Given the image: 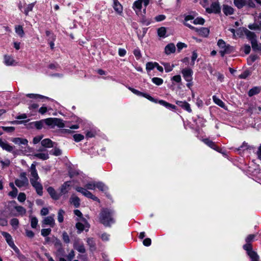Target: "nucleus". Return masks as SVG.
Instances as JSON below:
<instances>
[{"label": "nucleus", "mask_w": 261, "mask_h": 261, "mask_svg": "<svg viewBox=\"0 0 261 261\" xmlns=\"http://www.w3.org/2000/svg\"><path fill=\"white\" fill-rule=\"evenodd\" d=\"M199 33L205 37L208 36L209 34V30L207 28H202L200 30H198Z\"/></svg>", "instance_id": "44"}, {"label": "nucleus", "mask_w": 261, "mask_h": 261, "mask_svg": "<svg viewBox=\"0 0 261 261\" xmlns=\"http://www.w3.org/2000/svg\"><path fill=\"white\" fill-rule=\"evenodd\" d=\"M15 30L16 33L20 37H23L24 35V33L22 28V27L20 25H16L15 27Z\"/></svg>", "instance_id": "27"}, {"label": "nucleus", "mask_w": 261, "mask_h": 261, "mask_svg": "<svg viewBox=\"0 0 261 261\" xmlns=\"http://www.w3.org/2000/svg\"><path fill=\"white\" fill-rule=\"evenodd\" d=\"M149 3V0H137L134 3L133 8L137 13L141 10L142 4L146 7Z\"/></svg>", "instance_id": "10"}, {"label": "nucleus", "mask_w": 261, "mask_h": 261, "mask_svg": "<svg viewBox=\"0 0 261 261\" xmlns=\"http://www.w3.org/2000/svg\"><path fill=\"white\" fill-rule=\"evenodd\" d=\"M17 199L20 202H24L26 199L25 194L24 193H20Z\"/></svg>", "instance_id": "58"}, {"label": "nucleus", "mask_w": 261, "mask_h": 261, "mask_svg": "<svg viewBox=\"0 0 261 261\" xmlns=\"http://www.w3.org/2000/svg\"><path fill=\"white\" fill-rule=\"evenodd\" d=\"M5 63L6 65L8 66H10L13 65L14 62V60L13 59L9 56H5L4 58Z\"/></svg>", "instance_id": "33"}, {"label": "nucleus", "mask_w": 261, "mask_h": 261, "mask_svg": "<svg viewBox=\"0 0 261 261\" xmlns=\"http://www.w3.org/2000/svg\"><path fill=\"white\" fill-rule=\"evenodd\" d=\"M10 224L14 228H16L19 224L18 220L16 218H13L11 220Z\"/></svg>", "instance_id": "54"}, {"label": "nucleus", "mask_w": 261, "mask_h": 261, "mask_svg": "<svg viewBox=\"0 0 261 261\" xmlns=\"http://www.w3.org/2000/svg\"><path fill=\"white\" fill-rule=\"evenodd\" d=\"M176 46H177V50H178V52L180 51V50L182 48H186L187 47V44H186L185 43H182V42L177 43Z\"/></svg>", "instance_id": "56"}, {"label": "nucleus", "mask_w": 261, "mask_h": 261, "mask_svg": "<svg viewBox=\"0 0 261 261\" xmlns=\"http://www.w3.org/2000/svg\"><path fill=\"white\" fill-rule=\"evenodd\" d=\"M2 234L4 237L5 238L6 241L9 246L14 249L16 252L18 251V249L17 247L14 245L13 241L12 240V237L10 234L6 232H3Z\"/></svg>", "instance_id": "13"}, {"label": "nucleus", "mask_w": 261, "mask_h": 261, "mask_svg": "<svg viewBox=\"0 0 261 261\" xmlns=\"http://www.w3.org/2000/svg\"><path fill=\"white\" fill-rule=\"evenodd\" d=\"M65 211L62 209L59 210L58 213V220L60 223H62L64 220V216Z\"/></svg>", "instance_id": "35"}, {"label": "nucleus", "mask_w": 261, "mask_h": 261, "mask_svg": "<svg viewBox=\"0 0 261 261\" xmlns=\"http://www.w3.org/2000/svg\"><path fill=\"white\" fill-rule=\"evenodd\" d=\"M89 227L90 225L85 218H82L81 220H79V222L76 224V228L79 231V233L84 230H88Z\"/></svg>", "instance_id": "9"}, {"label": "nucleus", "mask_w": 261, "mask_h": 261, "mask_svg": "<svg viewBox=\"0 0 261 261\" xmlns=\"http://www.w3.org/2000/svg\"><path fill=\"white\" fill-rule=\"evenodd\" d=\"M154 68H155V62L154 63L148 62L146 64V70L150 71V70H152Z\"/></svg>", "instance_id": "55"}, {"label": "nucleus", "mask_w": 261, "mask_h": 261, "mask_svg": "<svg viewBox=\"0 0 261 261\" xmlns=\"http://www.w3.org/2000/svg\"><path fill=\"white\" fill-rule=\"evenodd\" d=\"M15 184L18 188L27 186L29 185V180L27 177V173L21 172L20 174L19 178L15 180Z\"/></svg>", "instance_id": "6"}, {"label": "nucleus", "mask_w": 261, "mask_h": 261, "mask_svg": "<svg viewBox=\"0 0 261 261\" xmlns=\"http://www.w3.org/2000/svg\"><path fill=\"white\" fill-rule=\"evenodd\" d=\"M100 238L103 241H108L110 239V235L107 233H103L101 234Z\"/></svg>", "instance_id": "61"}, {"label": "nucleus", "mask_w": 261, "mask_h": 261, "mask_svg": "<svg viewBox=\"0 0 261 261\" xmlns=\"http://www.w3.org/2000/svg\"><path fill=\"white\" fill-rule=\"evenodd\" d=\"M113 8L114 10L119 15H121L123 11V7L118 0H113Z\"/></svg>", "instance_id": "17"}, {"label": "nucleus", "mask_w": 261, "mask_h": 261, "mask_svg": "<svg viewBox=\"0 0 261 261\" xmlns=\"http://www.w3.org/2000/svg\"><path fill=\"white\" fill-rule=\"evenodd\" d=\"M38 224V220L35 217H32L31 218V225L33 228H35Z\"/></svg>", "instance_id": "49"}, {"label": "nucleus", "mask_w": 261, "mask_h": 261, "mask_svg": "<svg viewBox=\"0 0 261 261\" xmlns=\"http://www.w3.org/2000/svg\"><path fill=\"white\" fill-rule=\"evenodd\" d=\"M75 189L76 191L82 193L85 196L89 198L92 199L95 201H99V199L97 197L93 195L90 192L88 191L86 189L80 187H75Z\"/></svg>", "instance_id": "7"}, {"label": "nucleus", "mask_w": 261, "mask_h": 261, "mask_svg": "<svg viewBox=\"0 0 261 261\" xmlns=\"http://www.w3.org/2000/svg\"><path fill=\"white\" fill-rule=\"evenodd\" d=\"M80 200L79 197L73 195L70 198L71 203L74 205L75 207H77L80 206Z\"/></svg>", "instance_id": "26"}, {"label": "nucleus", "mask_w": 261, "mask_h": 261, "mask_svg": "<svg viewBox=\"0 0 261 261\" xmlns=\"http://www.w3.org/2000/svg\"><path fill=\"white\" fill-rule=\"evenodd\" d=\"M44 123V120L40 121H35L33 122L36 128L38 129H40L43 127V124Z\"/></svg>", "instance_id": "42"}, {"label": "nucleus", "mask_w": 261, "mask_h": 261, "mask_svg": "<svg viewBox=\"0 0 261 261\" xmlns=\"http://www.w3.org/2000/svg\"><path fill=\"white\" fill-rule=\"evenodd\" d=\"M152 82L156 85H161L163 83V80L159 77H153L152 79Z\"/></svg>", "instance_id": "47"}, {"label": "nucleus", "mask_w": 261, "mask_h": 261, "mask_svg": "<svg viewBox=\"0 0 261 261\" xmlns=\"http://www.w3.org/2000/svg\"><path fill=\"white\" fill-rule=\"evenodd\" d=\"M166 30L165 28H164V27H161V28H159L158 30V35L161 37H165V35H166Z\"/></svg>", "instance_id": "45"}, {"label": "nucleus", "mask_w": 261, "mask_h": 261, "mask_svg": "<svg viewBox=\"0 0 261 261\" xmlns=\"http://www.w3.org/2000/svg\"><path fill=\"white\" fill-rule=\"evenodd\" d=\"M51 232V229L50 228H44L41 231V235L43 237H46L48 236Z\"/></svg>", "instance_id": "50"}, {"label": "nucleus", "mask_w": 261, "mask_h": 261, "mask_svg": "<svg viewBox=\"0 0 261 261\" xmlns=\"http://www.w3.org/2000/svg\"><path fill=\"white\" fill-rule=\"evenodd\" d=\"M222 10L226 15H232L234 12V9L231 6L227 5H224L223 6Z\"/></svg>", "instance_id": "19"}, {"label": "nucleus", "mask_w": 261, "mask_h": 261, "mask_svg": "<svg viewBox=\"0 0 261 261\" xmlns=\"http://www.w3.org/2000/svg\"><path fill=\"white\" fill-rule=\"evenodd\" d=\"M128 89L135 95H137L139 96H143L152 102H156L155 100L152 97H151L148 94L142 93L134 88L130 87H128Z\"/></svg>", "instance_id": "11"}, {"label": "nucleus", "mask_w": 261, "mask_h": 261, "mask_svg": "<svg viewBox=\"0 0 261 261\" xmlns=\"http://www.w3.org/2000/svg\"><path fill=\"white\" fill-rule=\"evenodd\" d=\"M35 162L32 164L29 169L30 181L32 187L35 189L36 193L39 195L43 194V187L40 182V177L38 175Z\"/></svg>", "instance_id": "1"}, {"label": "nucleus", "mask_w": 261, "mask_h": 261, "mask_svg": "<svg viewBox=\"0 0 261 261\" xmlns=\"http://www.w3.org/2000/svg\"><path fill=\"white\" fill-rule=\"evenodd\" d=\"M248 255L251 259V261H258L259 256L254 251L248 252Z\"/></svg>", "instance_id": "30"}, {"label": "nucleus", "mask_w": 261, "mask_h": 261, "mask_svg": "<svg viewBox=\"0 0 261 261\" xmlns=\"http://www.w3.org/2000/svg\"><path fill=\"white\" fill-rule=\"evenodd\" d=\"M176 47L173 43H169L165 47V53L166 55H170L174 53L175 51Z\"/></svg>", "instance_id": "20"}, {"label": "nucleus", "mask_w": 261, "mask_h": 261, "mask_svg": "<svg viewBox=\"0 0 261 261\" xmlns=\"http://www.w3.org/2000/svg\"><path fill=\"white\" fill-rule=\"evenodd\" d=\"M42 222L43 224L49 225L50 226L53 227L55 225L54 216H49L45 217L43 219Z\"/></svg>", "instance_id": "16"}, {"label": "nucleus", "mask_w": 261, "mask_h": 261, "mask_svg": "<svg viewBox=\"0 0 261 261\" xmlns=\"http://www.w3.org/2000/svg\"><path fill=\"white\" fill-rule=\"evenodd\" d=\"M163 65L165 67V70L166 72L171 71L174 67V65L173 64L170 65L168 63H163Z\"/></svg>", "instance_id": "37"}, {"label": "nucleus", "mask_w": 261, "mask_h": 261, "mask_svg": "<svg viewBox=\"0 0 261 261\" xmlns=\"http://www.w3.org/2000/svg\"><path fill=\"white\" fill-rule=\"evenodd\" d=\"M243 248L247 251V254L248 252L253 251L251 245L250 243H246V244L243 246Z\"/></svg>", "instance_id": "53"}, {"label": "nucleus", "mask_w": 261, "mask_h": 261, "mask_svg": "<svg viewBox=\"0 0 261 261\" xmlns=\"http://www.w3.org/2000/svg\"><path fill=\"white\" fill-rule=\"evenodd\" d=\"M74 248L80 252L84 253L85 252V249L82 244H77L75 242L74 244Z\"/></svg>", "instance_id": "36"}, {"label": "nucleus", "mask_w": 261, "mask_h": 261, "mask_svg": "<svg viewBox=\"0 0 261 261\" xmlns=\"http://www.w3.org/2000/svg\"><path fill=\"white\" fill-rule=\"evenodd\" d=\"M26 96L30 98L33 99H38V98H45L44 96L39 95V94H28L26 95Z\"/></svg>", "instance_id": "48"}, {"label": "nucleus", "mask_w": 261, "mask_h": 261, "mask_svg": "<svg viewBox=\"0 0 261 261\" xmlns=\"http://www.w3.org/2000/svg\"><path fill=\"white\" fill-rule=\"evenodd\" d=\"M62 239L65 243H69L70 242V239L68 234L66 232H63L62 233Z\"/></svg>", "instance_id": "51"}, {"label": "nucleus", "mask_w": 261, "mask_h": 261, "mask_svg": "<svg viewBox=\"0 0 261 261\" xmlns=\"http://www.w3.org/2000/svg\"><path fill=\"white\" fill-rule=\"evenodd\" d=\"M244 33L247 37L250 40V41L256 38L255 35L252 32H251L246 29L245 30Z\"/></svg>", "instance_id": "32"}, {"label": "nucleus", "mask_w": 261, "mask_h": 261, "mask_svg": "<svg viewBox=\"0 0 261 261\" xmlns=\"http://www.w3.org/2000/svg\"><path fill=\"white\" fill-rule=\"evenodd\" d=\"M251 43L253 49H259L256 38L251 41Z\"/></svg>", "instance_id": "57"}, {"label": "nucleus", "mask_w": 261, "mask_h": 261, "mask_svg": "<svg viewBox=\"0 0 261 261\" xmlns=\"http://www.w3.org/2000/svg\"><path fill=\"white\" fill-rule=\"evenodd\" d=\"M71 186L70 181L65 182L60 188V194H65L67 193L69 190L70 187Z\"/></svg>", "instance_id": "18"}, {"label": "nucleus", "mask_w": 261, "mask_h": 261, "mask_svg": "<svg viewBox=\"0 0 261 261\" xmlns=\"http://www.w3.org/2000/svg\"><path fill=\"white\" fill-rule=\"evenodd\" d=\"M42 146L45 148H51L53 147L54 142L49 139H45L41 142Z\"/></svg>", "instance_id": "23"}, {"label": "nucleus", "mask_w": 261, "mask_h": 261, "mask_svg": "<svg viewBox=\"0 0 261 261\" xmlns=\"http://www.w3.org/2000/svg\"><path fill=\"white\" fill-rule=\"evenodd\" d=\"M250 148V146L247 144V143L244 142L242 145L238 149H237V151H239V153L241 154L244 151L248 150Z\"/></svg>", "instance_id": "31"}, {"label": "nucleus", "mask_w": 261, "mask_h": 261, "mask_svg": "<svg viewBox=\"0 0 261 261\" xmlns=\"http://www.w3.org/2000/svg\"><path fill=\"white\" fill-rule=\"evenodd\" d=\"M184 79L187 82H191L192 80L193 71L190 68L183 69L181 71Z\"/></svg>", "instance_id": "12"}, {"label": "nucleus", "mask_w": 261, "mask_h": 261, "mask_svg": "<svg viewBox=\"0 0 261 261\" xmlns=\"http://www.w3.org/2000/svg\"><path fill=\"white\" fill-rule=\"evenodd\" d=\"M47 191L53 199L58 200L61 196V194L58 193L51 187L47 188Z\"/></svg>", "instance_id": "15"}, {"label": "nucleus", "mask_w": 261, "mask_h": 261, "mask_svg": "<svg viewBox=\"0 0 261 261\" xmlns=\"http://www.w3.org/2000/svg\"><path fill=\"white\" fill-rule=\"evenodd\" d=\"M15 209L19 215L23 216L26 213V210L21 206H16Z\"/></svg>", "instance_id": "34"}, {"label": "nucleus", "mask_w": 261, "mask_h": 261, "mask_svg": "<svg viewBox=\"0 0 261 261\" xmlns=\"http://www.w3.org/2000/svg\"><path fill=\"white\" fill-rule=\"evenodd\" d=\"M206 10L208 13H218L220 11V8L218 2H214L211 5L210 8H206Z\"/></svg>", "instance_id": "14"}, {"label": "nucleus", "mask_w": 261, "mask_h": 261, "mask_svg": "<svg viewBox=\"0 0 261 261\" xmlns=\"http://www.w3.org/2000/svg\"><path fill=\"white\" fill-rule=\"evenodd\" d=\"M73 137L74 140L76 142H80V141L83 140L84 138V136L83 135L80 134H77L74 135L73 136Z\"/></svg>", "instance_id": "46"}, {"label": "nucleus", "mask_w": 261, "mask_h": 261, "mask_svg": "<svg viewBox=\"0 0 261 261\" xmlns=\"http://www.w3.org/2000/svg\"><path fill=\"white\" fill-rule=\"evenodd\" d=\"M95 188H97L102 191L107 189L106 186L101 182H95Z\"/></svg>", "instance_id": "40"}, {"label": "nucleus", "mask_w": 261, "mask_h": 261, "mask_svg": "<svg viewBox=\"0 0 261 261\" xmlns=\"http://www.w3.org/2000/svg\"><path fill=\"white\" fill-rule=\"evenodd\" d=\"M44 121L46 125L51 126L52 128L55 126L59 128L67 127L73 129H78L80 127L79 123L76 124L69 125L67 123H65L63 120L57 118H49L44 119Z\"/></svg>", "instance_id": "2"}, {"label": "nucleus", "mask_w": 261, "mask_h": 261, "mask_svg": "<svg viewBox=\"0 0 261 261\" xmlns=\"http://www.w3.org/2000/svg\"><path fill=\"white\" fill-rule=\"evenodd\" d=\"M217 44L221 49L220 53L221 56H224L226 54H229L231 52L232 48L229 45H226L225 42L222 39H219Z\"/></svg>", "instance_id": "5"}, {"label": "nucleus", "mask_w": 261, "mask_h": 261, "mask_svg": "<svg viewBox=\"0 0 261 261\" xmlns=\"http://www.w3.org/2000/svg\"><path fill=\"white\" fill-rule=\"evenodd\" d=\"M134 54L137 59H139L141 57V54L139 48H136L134 50Z\"/></svg>", "instance_id": "60"}, {"label": "nucleus", "mask_w": 261, "mask_h": 261, "mask_svg": "<svg viewBox=\"0 0 261 261\" xmlns=\"http://www.w3.org/2000/svg\"><path fill=\"white\" fill-rule=\"evenodd\" d=\"M0 146L3 149L8 151H11L13 147L11 146L6 141H3L0 139Z\"/></svg>", "instance_id": "22"}, {"label": "nucleus", "mask_w": 261, "mask_h": 261, "mask_svg": "<svg viewBox=\"0 0 261 261\" xmlns=\"http://www.w3.org/2000/svg\"><path fill=\"white\" fill-rule=\"evenodd\" d=\"M18 193V190L16 188L12 189V191L9 193V195L12 197H15L16 196Z\"/></svg>", "instance_id": "64"}, {"label": "nucleus", "mask_w": 261, "mask_h": 261, "mask_svg": "<svg viewBox=\"0 0 261 261\" xmlns=\"http://www.w3.org/2000/svg\"><path fill=\"white\" fill-rule=\"evenodd\" d=\"M176 103L179 107L187 111L188 112H191L192 110L190 105L186 101H177Z\"/></svg>", "instance_id": "21"}, {"label": "nucleus", "mask_w": 261, "mask_h": 261, "mask_svg": "<svg viewBox=\"0 0 261 261\" xmlns=\"http://www.w3.org/2000/svg\"><path fill=\"white\" fill-rule=\"evenodd\" d=\"M34 156L43 160H47L49 158L48 154L47 151L40 153H36L34 154Z\"/></svg>", "instance_id": "25"}, {"label": "nucleus", "mask_w": 261, "mask_h": 261, "mask_svg": "<svg viewBox=\"0 0 261 261\" xmlns=\"http://www.w3.org/2000/svg\"><path fill=\"white\" fill-rule=\"evenodd\" d=\"M35 3H33L31 4H30L27 5V7L25 8L24 10V13L26 15H28V13L29 12L32 11L34 6H35Z\"/></svg>", "instance_id": "43"}, {"label": "nucleus", "mask_w": 261, "mask_h": 261, "mask_svg": "<svg viewBox=\"0 0 261 261\" xmlns=\"http://www.w3.org/2000/svg\"><path fill=\"white\" fill-rule=\"evenodd\" d=\"M171 80L174 81L176 83H180L181 82V78L180 75H176L173 76L171 78Z\"/></svg>", "instance_id": "62"}, {"label": "nucleus", "mask_w": 261, "mask_h": 261, "mask_svg": "<svg viewBox=\"0 0 261 261\" xmlns=\"http://www.w3.org/2000/svg\"><path fill=\"white\" fill-rule=\"evenodd\" d=\"M234 5L239 9L245 6V0H233Z\"/></svg>", "instance_id": "24"}, {"label": "nucleus", "mask_w": 261, "mask_h": 261, "mask_svg": "<svg viewBox=\"0 0 261 261\" xmlns=\"http://www.w3.org/2000/svg\"><path fill=\"white\" fill-rule=\"evenodd\" d=\"M196 15L193 14V15H187L185 17V21H184V24L185 25L187 26L189 28L192 30H194L196 31H198V29L193 26L191 25V24L189 23V21H192V23L194 24L197 25H202L204 24L205 20L202 17H196Z\"/></svg>", "instance_id": "4"}, {"label": "nucleus", "mask_w": 261, "mask_h": 261, "mask_svg": "<svg viewBox=\"0 0 261 261\" xmlns=\"http://www.w3.org/2000/svg\"><path fill=\"white\" fill-rule=\"evenodd\" d=\"M203 142L211 148L214 149H216V145L215 143L212 141L208 139H205L203 140Z\"/></svg>", "instance_id": "39"}, {"label": "nucleus", "mask_w": 261, "mask_h": 261, "mask_svg": "<svg viewBox=\"0 0 261 261\" xmlns=\"http://www.w3.org/2000/svg\"><path fill=\"white\" fill-rule=\"evenodd\" d=\"M74 214L75 215L77 216L79 218L77 219V220H81L82 218H84L83 217V214L79 210H75L74 211Z\"/></svg>", "instance_id": "59"}, {"label": "nucleus", "mask_w": 261, "mask_h": 261, "mask_svg": "<svg viewBox=\"0 0 261 261\" xmlns=\"http://www.w3.org/2000/svg\"><path fill=\"white\" fill-rule=\"evenodd\" d=\"M87 243L91 248L95 247V243L93 238H88L87 239Z\"/></svg>", "instance_id": "63"}, {"label": "nucleus", "mask_w": 261, "mask_h": 261, "mask_svg": "<svg viewBox=\"0 0 261 261\" xmlns=\"http://www.w3.org/2000/svg\"><path fill=\"white\" fill-rule=\"evenodd\" d=\"M213 99L215 103L222 108L224 107L225 105L224 102L221 99L217 98L216 96H213Z\"/></svg>", "instance_id": "41"}, {"label": "nucleus", "mask_w": 261, "mask_h": 261, "mask_svg": "<svg viewBox=\"0 0 261 261\" xmlns=\"http://www.w3.org/2000/svg\"><path fill=\"white\" fill-rule=\"evenodd\" d=\"M260 91V88L258 87H255L250 89L248 92L249 96H252L255 94L259 93Z\"/></svg>", "instance_id": "29"}, {"label": "nucleus", "mask_w": 261, "mask_h": 261, "mask_svg": "<svg viewBox=\"0 0 261 261\" xmlns=\"http://www.w3.org/2000/svg\"><path fill=\"white\" fill-rule=\"evenodd\" d=\"M75 189L76 191L82 193L85 196L89 198L92 199L95 201H99V199L97 197L93 195L90 192L88 191L86 189L80 187H75Z\"/></svg>", "instance_id": "8"}, {"label": "nucleus", "mask_w": 261, "mask_h": 261, "mask_svg": "<svg viewBox=\"0 0 261 261\" xmlns=\"http://www.w3.org/2000/svg\"><path fill=\"white\" fill-rule=\"evenodd\" d=\"M99 221L105 226H110L115 222L114 212L109 209H103L99 214Z\"/></svg>", "instance_id": "3"}, {"label": "nucleus", "mask_w": 261, "mask_h": 261, "mask_svg": "<svg viewBox=\"0 0 261 261\" xmlns=\"http://www.w3.org/2000/svg\"><path fill=\"white\" fill-rule=\"evenodd\" d=\"M12 141L16 144H28V140L25 139H22L20 138H14L12 140Z\"/></svg>", "instance_id": "28"}, {"label": "nucleus", "mask_w": 261, "mask_h": 261, "mask_svg": "<svg viewBox=\"0 0 261 261\" xmlns=\"http://www.w3.org/2000/svg\"><path fill=\"white\" fill-rule=\"evenodd\" d=\"M85 189L87 190H93L95 189V181H90L85 186Z\"/></svg>", "instance_id": "38"}, {"label": "nucleus", "mask_w": 261, "mask_h": 261, "mask_svg": "<svg viewBox=\"0 0 261 261\" xmlns=\"http://www.w3.org/2000/svg\"><path fill=\"white\" fill-rule=\"evenodd\" d=\"M245 6H248L250 8H254L255 5L253 0H245Z\"/></svg>", "instance_id": "52"}]
</instances>
